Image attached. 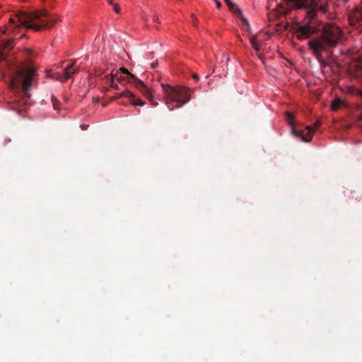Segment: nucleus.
Here are the masks:
<instances>
[{
  "label": "nucleus",
  "instance_id": "f257e3e1",
  "mask_svg": "<svg viewBox=\"0 0 362 362\" xmlns=\"http://www.w3.org/2000/svg\"><path fill=\"white\" fill-rule=\"evenodd\" d=\"M36 71V68L32 65L19 64L13 73L9 87L16 95L9 105L11 110L19 115L26 110V105L30 97L29 92Z\"/></svg>",
  "mask_w": 362,
  "mask_h": 362
},
{
  "label": "nucleus",
  "instance_id": "f03ea898",
  "mask_svg": "<svg viewBox=\"0 0 362 362\" xmlns=\"http://www.w3.org/2000/svg\"><path fill=\"white\" fill-rule=\"evenodd\" d=\"M56 22V18L45 10L33 13L21 12L14 18H10L4 33L8 35L19 33L22 26L40 31L42 28L53 26Z\"/></svg>",
  "mask_w": 362,
  "mask_h": 362
},
{
  "label": "nucleus",
  "instance_id": "7ed1b4c3",
  "mask_svg": "<svg viewBox=\"0 0 362 362\" xmlns=\"http://www.w3.org/2000/svg\"><path fill=\"white\" fill-rule=\"evenodd\" d=\"M297 8H307V17L302 25L296 30L299 40L306 39L319 31L320 28L314 17L317 11L325 13L329 0H285Z\"/></svg>",
  "mask_w": 362,
  "mask_h": 362
},
{
  "label": "nucleus",
  "instance_id": "20e7f679",
  "mask_svg": "<svg viewBox=\"0 0 362 362\" xmlns=\"http://www.w3.org/2000/svg\"><path fill=\"white\" fill-rule=\"evenodd\" d=\"M341 36V31L339 28L331 25L324 28L320 37L308 41L309 48L313 51L319 62L325 64L322 52H331L339 42Z\"/></svg>",
  "mask_w": 362,
  "mask_h": 362
},
{
  "label": "nucleus",
  "instance_id": "39448f33",
  "mask_svg": "<svg viewBox=\"0 0 362 362\" xmlns=\"http://www.w3.org/2000/svg\"><path fill=\"white\" fill-rule=\"evenodd\" d=\"M161 86L165 95V103L170 110L174 107H180L191 99L192 90L186 87L175 88L165 84Z\"/></svg>",
  "mask_w": 362,
  "mask_h": 362
},
{
  "label": "nucleus",
  "instance_id": "423d86ee",
  "mask_svg": "<svg viewBox=\"0 0 362 362\" xmlns=\"http://www.w3.org/2000/svg\"><path fill=\"white\" fill-rule=\"evenodd\" d=\"M122 78H124V81L133 84L153 106L158 105V103L155 102L153 99V93L151 90L143 83V81L137 78L130 72L127 76H122Z\"/></svg>",
  "mask_w": 362,
  "mask_h": 362
},
{
  "label": "nucleus",
  "instance_id": "0eeeda50",
  "mask_svg": "<svg viewBox=\"0 0 362 362\" xmlns=\"http://www.w3.org/2000/svg\"><path fill=\"white\" fill-rule=\"evenodd\" d=\"M14 47V38L8 36L0 40V61L6 57V52H10Z\"/></svg>",
  "mask_w": 362,
  "mask_h": 362
},
{
  "label": "nucleus",
  "instance_id": "6e6552de",
  "mask_svg": "<svg viewBox=\"0 0 362 362\" xmlns=\"http://www.w3.org/2000/svg\"><path fill=\"white\" fill-rule=\"evenodd\" d=\"M291 131L293 136L300 138L301 141L304 142L310 141L314 132L313 129L310 126H307L303 130L293 127Z\"/></svg>",
  "mask_w": 362,
  "mask_h": 362
},
{
  "label": "nucleus",
  "instance_id": "1a4fd4ad",
  "mask_svg": "<svg viewBox=\"0 0 362 362\" xmlns=\"http://www.w3.org/2000/svg\"><path fill=\"white\" fill-rule=\"evenodd\" d=\"M349 22L352 26L362 25V8L356 7L349 15Z\"/></svg>",
  "mask_w": 362,
  "mask_h": 362
},
{
  "label": "nucleus",
  "instance_id": "9d476101",
  "mask_svg": "<svg viewBox=\"0 0 362 362\" xmlns=\"http://www.w3.org/2000/svg\"><path fill=\"white\" fill-rule=\"evenodd\" d=\"M76 61L73 62L69 65L66 66L63 71V76H59L57 78L58 81L64 82L71 78L74 74L79 71V67L75 66Z\"/></svg>",
  "mask_w": 362,
  "mask_h": 362
},
{
  "label": "nucleus",
  "instance_id": "9b49d317",
  "mask_svg": "<svg viewBox=\"0 0 362 362\" xmlns=\"http://www.w3.org/2000/svg\"><path fill=\"white\" fill-rule=\"evenodd\" d=\"M115 79L118 81L119 82L124 81V78H122V76H119V71H116L115 73L112 71L110 76H106L104 78L105 80V83H110L111 87L115 90H119V86L117 83H115Z\"/></svg>",
  "mask_w": 362,
  "mask_h": 362
},
{
  "label": "nucleus",
  "instance_id": "f8f14e48",
  "mask_svg": "<svg viewBox=\"0 0 362 362\" xmlns=\"http://www.w3.org/2000/svg\"><path fill=\"white\" fill-rule=\"evenodd\" d=\"M229 9L238 17L239 18L243 24L245 25L246 27H249V22L247 18H245L242 13V11L236 6V5L232 2H230L228 5Z\"/></svg>",
  "mask_w": 362,
  "mask_h": 362
},
{
  "label": "nucleus",
  "instance_id": "ddd939ff",
  "mask_svg": "<svg viewBox=\"0 0 362 362\" xmlns=\"http://www.w3.org/2000/svg\"><path fill=\"white\" fill-rule=\"evenodd\" d=\"M52 103L53 105V107L54 110H59V100L54 95L51 98Z\"/></svg>",
  "mask_w": 362,
  "mask_h": 362
},
{
  "label": "nucleus",
  "instance_id": "4468645a",
  "mask_svg": "<svg viewBox=\"0 0 362 362\" xmlns=\"http://www.w3.org/2000/svg\"><path fill=\"white\" fill-rule=\"evenodd\" d=\"M341 104V100H339V98L335 99L332 104V109L334 110H338L339 107H340Z\"/></svg>",
  "mask_w": 362,
  "mask_h": 362
},
{
  "label": "nucleus",
  "instance_id": "2eb2a0df",
  "mask_svg": "<svg viewBox=\"0 0 362 362\" xmlns=\"http://www.w3.org/2000/svg\"><path fill=\"white\" fill-rule=\"evenodd\" d=\"M131 103L133 105L144 106L145 103L140 99H135L134 97L132 98Z\"/></svg>",
  "mask_w": 362,
  "mask_h": 362
},
{
  "label": "nucleus",
  "instance_id": "dca6fc26",
  "mask_svg": "<svg viewBox=\"0 0 362 362\" xmlns=\"http://www.w3.org/2000/svg\"><path fill=\"white\" fill-rule=\"evenodd\" d=\"M119 96L127 97L132 99V98L134 97V95L129 90H124L119 94Z\"/></svg>",
  "mask_w": 362,
  "mask_h": 362
},
{
  "label": "nucleus",
  "instance_id": "f3484780",
  "mask_svg": "<svg viewBox=\"0 0 362 362\" xmlns=\"http://www.w3.org/2000/svg\"><path fill=\"white\" fill-rule=\"evenodd\" d=\"M286 118L290 122H292L293 121V119H294V116L293 115L292 113L289 112H286Z\"/></svg>",
  "mask_w": 362,
  "mask_h": 362
},
{
  "label": "nucleus",
  "instance_id": "a211bd4d",
  "mask_svg": "<svg viewBox=\"0 0 362 362\" xmlns=\"http://www.w3.org/2000/svg\"><path fill=\"white\" fill-rule=\"evenodd\" d=\"M119 71V76H121L120 74V72L124 74H126V76L127 74H129V71H128V69H127L126 68H124V67H122L120 68L119 70H117Z\"/></svg>",
  "mask_w": 362,
  "mask_h": 362
},
{
  "label": "nucleus",
  "instance_id": "6ab92c4d",
  "mask_svg": "<svg viewBox=\"0 0 362 362\" xmlns=\"http://www.w3.org/2000/svg\"><path fill=\"white\" fill-rule=\"evenodd\" d=\"M63 76V73L62 74H59V73H55V74H49V76L50 78H52L55 80H58L57 78L59 77V76Z\"/></svg>",
  "mask_w": 362,
  "mask_h": 362
},
{
  "label": "nucleus",
  "instance_id": "aec40b11",
  "mask_svg": "<svg viewBox=\"0 0 362 362\" xmlns=\"http://www.w3.org/2000/svg\"><path fill=\"white\" fill-rule=\"evenodd\" d=\"M112 6H113V9H114V11H115L117 13H119L120 12V8H119V5H118V4H115V3H114L113 4H112Z\"/></svg>",
  "mask_w": 362,
  "mask_h": 362
},
{
  "label": "nucleus",
  "instance_id": "412c9836",
  "mask_svg": "<svg viewBox=\"0 0 362 362\" xmlns=\"http://www.w3.org/2000/svg\"><path fill=\"white\" fill-rule=\"evenodd\" d=\"M257 36H252L251 38H250V43L252 45H255L256 43H257Z\"/></svg>",
  "mask_w": 362,
  "mask_h": 362
},
{
  "label": "nucleus",
  "instance_id": "4be33fe9",
  "mask_svg": "<svg viewBox=\"0 0 362 362\" xmlns=\"http://www.w3.org/2000/svg\"><path fill=\"white\" fill-rule=\"evenodd\" d=\"M192 18L194 25L197 26V22H198L197 18L196 16H194V15H192Z\"/></svg>",
  "mask_w": 362,
  "mask_h": 362
},
{
  "label": "nucleus",
  "instance_id": "5701e85b",
  "mask_svg": "<svg viewBox=\"0 0 362 362\" xmlns=\"http://www.w3.org/2000/svg\"><path fill=\"white\" fill-rule=\"evenodd\" d=\"M158 60H156V62H152V63L151 64V68H153V69H155L156 67H157V66H158Z\"/></svg>",
  "mask_w": 362,
  "mask_h": 362
},
{
  "label": "nucleus",
  "instance_id": "b1692460",
  "mask_svg": "<svg viewBox=\"0 0 362 362\" xmlns=\"http://www.w3.org/2000/svg\"><path fill=\"white\" fill-rule=\"evenodd\" d=\"M252 47L257 51H258L260 49V45L258 42L255 45H252Z\"/></svg>",
  "mask_w": 362,
  "mask_h": 362
},
{
  "label": "nucleus",
  "instance_id": "393cba45",
  "mask_svg": "<svg viewBox=\"0 0 362 362\" xmlns=\"http://www.w3.org/2000/svg\"><path fill=\"white\" fill-rule=\"evenodd\" d=\"M88 127V124H81V128L83 130H86Z\"/></svg>",
  "mask_w": 362,
  "mask_h": 362
},
{
  "label": "nucleus",
  "instance_id": "a878e982",
  "mask_svg": "<svg viewBox=\"0 0 362 362\" xmlns=\"http://www.w3.org/2000/svg\"><path fill=\"white\" fill-rule=\"evenodd\" d=\"M215 1H216V4L217 8H220L221 7V6H222L221 3L220 1H217V0H215Z\"/></svg>",
  "mask_w": 362,
  "mask_h": 362
},
{
  "label": "nucleus",
  "instance_id": "bb28decb",
  "mask_svg": "<svg viewBox=\"0 0 362 362\" xmlns=\"http://www.w3.org/2000/svg\"><path fill=\"white\" fill-rule=\"evenodd\" d=\"M193 78H194V80H196V81H198V80H199V76H198L197 74H193Z\"/></svg>",
  "mask_w": 362,
  "mask_h": 362
},
{
  "label": "nucleus",
  "instance_id": "cd10ccee",
  "mask_svg": "<svg viewBox=\"0 0 362 362\" xmlns=\"http://www.w3.org/2000/svg\"><path fill=\"white\" fill-rule=\"evenodd\" d=\"M25 52L28 56H30L31 54V51L30 49H25Z\"/></svg>",
  "mask_w": 362,
  "mask_h": 362
},
{
  "label": "nucleus",
  "instance_id": "c85d7f7f",
  "mask_svg": "<svg viewBox=\"0 0 362 362\" xmlns=\"http://www.w3.org/2000/svg\"><path fill=\"white\" fill-rule=\"evenodd\" d=\"M107 2H108L110 5H112V4H114V2H113V1H112V0H107Z\"/></svg>",
  "mask_w": 362,
  "mask_h": 362
},
{
  "label": "nucleus",
  "instance_id": "c756f323",
  "mask_svg": "<svg viewBox=\"0 0 362 362\" xmlns=\"http://www.w3.org/2000/svg\"><path fill=\"white\" fill-rule=\"evenodd\" d=\"M224 1L227 5H228L231 2L230 0H224Z\"/></svg>",
  "mask_w": 362,
  "mask_h": 362
},
{
  "label": "nucleus",
  "instance_id": "7c9ffc66",
  "mask_svg": "<svg viewBox=\"0 0 362 362\" xmlns=\"http://www.w3.org/2000/svg\"><path fill=\"white\" fill-rule=\"evenodd\" d=\"M153 21H158V17H156V16H153Z\"/></svg>",
  "mask_w": 362,
  "mask_h": 362
},
{
  "label": "nucleus",
  "instance_id": "2f4dec72",
  "mask_svg": "<svg viewBox=\"0 0 362 362\" xmlns=\"http://www.w3.org/2000/svg\"><path fill=\"white\" fill-rule=\"evenodd\" d=\"M316 125L319 126V125H320V123H319V122H317V123H316Z\"/></svg>",
  "mask_w": 362,
  "mask_h": 362
},
{
  "label": "nucleus",
  "instance_id": "473e14b6",
  "mask_svg": "<svg viewBox=\"0 0 362 362\" xmlns=\"http://www.w3.org/2000/svg\"><path fill=\"white\" fill-rule=\"evenodd\" d=\"M361 96L362 97V92L361 93Z\"/></svg>",
  "mask_w": 362,
  "mask_h": 362
},
{
  "label": "nucleus",
  "instance_id": "72a5a7b5",
  "mask_svg": "<svg viewBox=\"0 0 362 362\" xmlns=\"http://www.w3.org/2000/svg\"><path fill=\"white\" fill-rule=\"evenodd\" d=\"M361 118L362 119V114H361Z\"/></svg>",
  "mask_w": 362,
  "mask_h": 362
}]
</instances>
